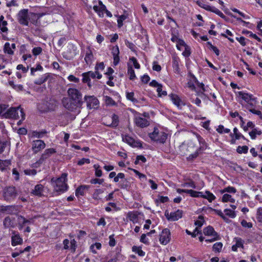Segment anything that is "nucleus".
<instances>
[{
	"mask_svg": "<svg viewBox=\"0 0 262 262\" xmlns=\"http://www.w3.org/2000/svg\"><path fill=\"white\" fill-rule=\"evenodd\" d=\"M126 96L128 100H130L133 102H137V100L134 98V92H126Z\"/></svg>",
	"mask_w": 262,
	"mask_h": 262,
	"instance_id": "nucleus-51",
	"label": "nucleus"
},
{
	"mask_svg": "<svg viewBox=\"0 0 262 262\" xmlns=\"http://www.w3.org/2000/svg\"><path fill=\"white\" fill-rule=\"evenodd\" d=\"M94 10L97 12L99 16H101V13L103 14V12L105 10V6L104 5H102L101 6H94L93 7Z\"/></svg>",
	"mask_w": 262,
	"mask_h": 262,
	"instance_id": "nucleus-41",
	"label": "nucleus"
},
{
	"mask_svg": "<svg viewBox=\"0 0 262 262\" xmlns=\"http://www.w3.org/2000/svg\"><path fill=\"white\" fill-rule=\"evenodd\" d=\"M44 187L41 184H37L32 190L31 193L33 195L41 196L43 195Z\"/></svg>",
	"mask_w": 262,
	"mask_h": 262,
	"instance_id": "nucleus-19",
	"label": "nucleus"
},
{
	"mask_svg": "<svg viewBox=\"0 0 262 262\" xmlns=\"http://www.w3.org/2000/svg\"><path fill=\"white\" fill-rule=\"evenodd\" d=\"M127 216L128 219L134 223H136L138 221V213L137 211L128 212Z\"/></svg>",
	"mask_w": 262,
	"mask_h": 262,
	"instance_id": "nucleus-23",
	"label": "nucleus"
},
{
	"mask_svg": "<svg viewBox=\"0 0 262 262\" xmlns=\"http://www.w3.org/2000/svg\"><path fill=\"white\" fill-rule=\"evenodd\" d=\"M127 74L129 76V79L132 80H134L136 78L134 70L132 66H128Z\"/></svg>",
	"mask_w": 262,
	"mask_h": 262,
	"instance_id": "nucleus-36",
	"label": "nucleus"
},
{
	"mask_svg": "<svg viewBox=\"0 0 262 262\" xmlns=\"http://www.w3.org/2000/svg\"><path fill=\"white\" fill-rule=\"evenodd\" d=\"M211 12H212L217 14L218 15H219L220 16H221L222 18L225 17L224 14L220 10H219L218 9L214 7H213L212 9Z\"/></svg>",
	"mask_w": 262,
	"mask_h": 262,
	"instance_id": "nucleus-61",
	"label": "nucleus"
},
{
	"mask_svg": "<svg viewBox=\"0 0 262 262\" xmlns=\"http://www.w3.org/2000/svg\"><path fill=\"white\" fill-rule=\"evenodd\" d=\"M84 100L86 102L89 109L97 108L99 105V100L94 96H85Z\"/></svg>",
	"mask_w": 262,
	"mask_h": 262,
	"instance_id": "nucleus-7",
	"label": "nucleus"
},
{
	"mask_svg": "<svg viewBox=\"0 0 262 262\" xmlns=\"http://www.w3.org/2000/svg\"><path fill=\"white\" fill-rule=\"evenodd\" d=\"M234 135H235V139L238 140L240 138H242L244 139H245V138L243 135H242L238 131V129L236 127L234 128L233 129Z\"/></svg>",
	"mask_w": 262,
	"mask_h": 262,
	"instance_id": "nucleus-55",
	"label": "nucleus"
},
{
	"mask_svg": "<svg viewBox=\"0 0 262 262\" xmlns=\"http://www.w3.org/2000/svg\"><path fill=\"white\" fill-rule=\"evenodd\" d=\"M42 52V48L40 47H35L32 50V53L34 55L37 56L40 54Z\"/></svg>",
	"mask_w": 262,
	"mask_h": 262,
	"instance_id": "nucleus-63",
	"label": "nucleus"
},
{
	"mask_svg": "<svg viewBox=\"0 0 262 262\" xmlns=\"http://www.w3.org/2000/svg\"><path fill=\"white\" fill-rule=\"evenodd\" d=\"M234 241L235 244L232 246L233 251H236L238 248H243L244 242L241 238L236 237L234 238Z\"/></svg>",
	"mask_w": 262,
	"mask_h": 262,
	"instance_id": "nucleus-24",
	"label": "nucleus"
},
{
	"mask_svg": "<svg viewBox=\"0 0 262 262\" xmlns=\"http://www.w3.org/2000/svg\"><path fill=\"white\" fill-rule=\"evenodd\" d=\"M103 182H104L103 179H97V178L92 179L90 181V183L93 184H101L103 183Z\"/></svg>",
	"mask_w": 262,
	"mask_h": 262,
	"instance_id": "nucleus-60",
	"label": "nucleus"
},
{
	"mask_svg": "<svg viewBox=\"0 0 262 262\" xmlns=\"http://www.w3.org/2000/svg\"><path fill=\"white\" fill-rule=\"evenodd\" d=\"M257 219L258 222L262 223V208H259L257 210Z\"/></svg>",
	"mask_w": 262,
	"mask_h": 262,
	"instance_id": "nucleus-64",
	"label": "nucleus"
},
{
	"mask_svg": "<svg viewBox=\"0 0 262 262\" xmlns=\"http://www.w3.org/2000/svg\"><path fill=\"white\" fill-rule=\"evenodd\" d=\"M103 192V190L101 189H97L95 190V191L93 193V198L94 199H98L99 195Z\"/></svg>",
	"mask_w": 262,
	"mask_h": 262,
	"instance_id": "nucleus-62",
	"label": "nucleus"
},
{
	"mask_svg": "<svg viewBox=\"0 0 262 262\" xmlns=\"http://www.w3.org/2000/svg\"><path fill=\"white\" fill-rule=\"evenodd\" d=\"M112 53L114 59V64L116 66L118 64L120 61V58L119 56V47L117 46H115L112 47Z\"/></svg>",
	"mask_w": 262,
	"mask_h": 262,
	"instance_id": "nucleus-15",
	"label": "nucleus"
},
{
	"mask_svg": "<svg viewBox=\"0 0 262 262\" xmlns=\"http://www.w3.org/2000/svg\"><path fill=\"white\" fill-rule=\"evenodd\" d=\"M8 25V23L6 20H4V17L3 15H1L0 17V29L3 32H7L8 31V28L7 26Z\"/></svg>",
	"mask_w": 262,
	"mask_h": 262,
	"instance_id": "nucleus-27",
	"label": "nucleus"
},
{
	"mask_svg": "<svg viewBox=\"0 0 262 262\" xmlns=\"http://www.w3.org/2000/svg\"><path fill=\"white\" fill-rule=\"evenodd\" d=\"M197 139L200 144L199 150L203 151L207 147V145L205 140L199 135H196Z\"/></svg>",
	"mask_w": 262,
	"mask_h": 262,
	"instance_id": "nucleus-22",
	"label": "nucleus"
},
{
	"mask_svg": "<svg viewBox=\"0 0 262 262\" xmlns=\"http://www.w3.org/2000/svg\"><path fill=\"white\" fill-rule=\"evenodd\" d=\"M56 152V150L53 148H48L46 149L43 153L40 156L38 160L39 163H42L43 162L50 157L52 154Z\"/></svg>",
	"mask_w": 262,
	"mask_h": 262,
	"instance_id": "nucleus-13",
	"label": "nucleus"
},
{
	"mask_svg": "<svg viewBox=\"0 0 262 262\" xmlns=\"http://www.w3.org/2000/svg\"><path fill=\"white\" fill-rule=\"evenodd\" d=\"M52 75L51 73H46L42 75L38 79L35 81V83L38 85H41L48 80H51Z\"/></svg>",
	"mask_w": 262,
	"mask_h": 262,
	"instance_id": "nucleus-20",
	"label": "nucleus"
},
{
	"mask_svg": "<svg viewBox=\"0 0 262 262\" xmlns=\"http://www.w3.org/2000/svg\"><path fill=\"white\" fill-rule=\"evenodd\" d=\"M127 16L125 15H121L119 16L117 19L118 26L119 28H121L123 26V21L126 19Z\"/></svg>",
	"mask_w": 262,
	"mask_h": 262,
	"instance_id": "nucleus-52",
	"label": "nucleus"
},
{
	"mask_svg": "<svg viewBox=\"0 0 262 262\" xmlns=\"http://www.w3.org/2000/svg\"><path fill=\"white\" fill-rule=\"evenodd\" d=\"M134 122L136 126L140 128L146 127L149 125V121L141 116H136Z\"/></svg>",
	"mask_w": 262,
	"mask_h": 262,
	"instance_id": "nucleus-12",
	"label": "nucleus"
},
{
	"mask_svg": "<svg viewBox=\"0 0 262 262\" xmlns=\"http://www.w3.org/2000/svg\"><path fill=\"white\" fill-rule=\"evenodd\" d=\"M29 15L28 9H24L19 11L17 15L19 23L24 26H29Z\"/></svg>",
	"mask_w": 262,
	"mask_h": 262,
	"instance_id": "nucleus-6",
	"label": "nucleus"
},
{
	"mask_svg": "<svg viewBox=\"0 0 262 262\" xmlns=\"http://www.w3.org/2000/svg\"><path fill=\"white\" fill-rule=\"evenodd\" d=\"M216 131L220 134H223L229 133L230 132V130L228 128H225L224 126L222 125H220L216 129Z\"/></svg>",
	"mask_w": 262,
	"mask_h": 262,
	"instance_id": "nucleus-50",
	"label": "nucleus"
},
{
	"mask_svg": "<svg viewBox=\"0 0 262 262\" xmlns=\"http://www.w3.org/2000/svg\"><path fill=\"white\" fill-rule=\"evenodd\" d=\"M180 58L177 56L172 57V67L175 73H180V69L179 68Z\"/></svg>",
	"mask_w": 262,
	"mask_h": 262,
	"instance_id": "nucleus-21",
	"label": "nucleus"
},
{
	"mask_svg": "<svg viewBox=\"0 0 262 262\" xmlns=\"http://www.w3.org/2000/svg\"><path fill=\"white\" fill-rule=\"evenodd\" d=\"M46 105L47 107L45 108V111H54L57 106V103L54 100H50L49 102H47Z\"/></svg>",
	"mask_w": 262,
	"mask_h": 262,
	"instance_id": "nucleus-25",
	"label": "nucleus"
},
{
	"mask_svg": "<svg viewBox=\"0 0 262 262\" xmlns=\"http://www.w3.org/2000/svg\"><path fill=\"white\" fill-rule=\"evenodd\" d=\"M46 147V144L43 141L41 140H36L33 141L32 143V149L34 153H37Z\"/></svg>",
	"mask_w": 262,
	"mask_h": 262,
	"instance_id": "nucleus-11",
	"label": "nucleus"
},
{
	"mask_svg": "<svg viewBox=\"0 0 262 262\" xmlns=\"http://www.w3.org/2000/svg\"><path fill=\"white\" fill-rule=\"evenodd\" d=\"M237 94L239 97L247 103V108H249L250 106H254L256 104V98L254 97L253 95L242 91L238 92Z\"/></svg>",
	"mask_w": 262,
	"mask_h": 262,
	"instance_id": "nucleus-5",
	"label": "nucleus"
},
{
	"mask_svg": "<svg viewBox=\"0 0 262 262\" xmlns=\"http://www.w3.org/2000/svg\"><path fill=\"white\" fill-rule=\"evenodd\" d=\"M89 186L86 185H81L78 187L76 190V195H83L84 194L85 190L88 189Z\"/></svg>",
	"mask_w": 262,
	"mask_h": 262,
	"instance_id": "nucleus-29",
	"label": "nucleus"
},
{
	"mask_svg": "<svg viewBox=\"0 0 262 262\" xmlns=\"http://www.w3.org/2000/svg\"><path fill=\"white\" fill-rule=\"evenodd\" d=\"M122 138L123 141L132 147H141L142 146V143L140 141L135 140L133 138L128 135H122Z\"/></svg>",
	"mask_w": 262,
	"mask_h": 262,
	"instance_id": "nucleus-10",
	"label": "nucleus"
},
{
	"mask_svg": "<svg viewBox=\"0 0 262 262\" xmlns=\"http://www.w3.org/2000/svg\"><path fill=\"white\" fill-rule=\"evenodd\" d=\"M37 20V15L35 13H30L29 21H30L31 23L35 24Z\"/></svg>",
	"mask_w": 262,
	"mask_h": 262,
	"instance_id": "nucleus-47",
	"label": "nucleus"
},
{
	"mask_svg": "<svg viewBox=\"0 0 262 262\" xmlns=\"http://www.w3.org/2000/svg\"><path fill=\"white\" fill-rule=\"evenodd\" d=\"M5 116L7 118L18 119L21 117V119L24 120L25 119V114L20 107H11L5 114Z\"/></svg>",
	"mask_w": 262,
	"mask_h": 262,
	"instance_id": "nucleus-4",
	"label": "nucleus"
},
{
	"mask_svg": "<svg viewBox=\"0 0 262 262\" xmlns=\"http://www.w3.org/2000/svg\"><path fill=\"white\" fill-rule=\"evenodd\" d=\"M170 99L176 105L178 108L181 109L183 106L185 105V103L180 98V97L176 94H171L170 96Z\"/></svg>",
	"mask_w": 262,
	"mask_h": 262,
	"instance_id": "nucleus-14",
	"label": "nucleus"
},
{
	"mask_svg": "<svg viewBox=\"0 0 262 262\" xmlns=\"http://www.w3.org/2000/svg\"><path fill=\"white\" fill-rule=\"evenodd\" d=\"M204 198L207 199L209 202H211L212 201L214 200L216 198L213 193H211L209 191H206L205 192Z\"/></svg>",
	"mask_w": 262,
	"mask_h": 262,
	"instance_id": "nucleus-43",
	"label": "nucleus"
},
{
	"mask_svg": "<svg viewBox=\"0 0 262 262\" xmlns=\"http://www.w3.org/2000/svg\"><path fill=\"white\" fill-rule=\"evenodd\" d=\"M4 52L5 53H7L9 55H13L14 52L13 50L10 47V44L9 42H6L4 45Z\"/></svg>",
	"mask_w": 262,
	"mask_h": 262,
	"instance_id": "nucleus-38",
	"label": "nucleus"
},
{
	"mask_svg": "<svg viewBox=\"0 0 262 262\" xmlns=\"http://www.w3.org/2000/svg\"><path fill=\"white\" fill-rule=\"evenodd\" d=\"M46 133L47 132L45 130H42L40 132L33 131L32 133V137L41 138L45 136V135Z\"/></svg>",
	"mask_w": 262,
	"mask_h": 262,
	"instance_id": "nucleus-34",
	"label": "nucleus"
},
{
	"mask_svg": "<svg viewBox=\"0 0 262 262\" xmlns=\"http://www.w3.org/2000/svg\"><path fill=\"white\" fill-rule=\"evenodd\" d=\"M203 233L204 235L211 237H217V236H220L218 233L215 231L214 228L210 226H208V227L205 228L203 229Z\"/></svg>",
	"mask_w": 262,
	"mask_h": 262,
	"instance_id": "nucleus-17",
	"label": "nucleus"
},
{
	"mask_svg": "<svg viewBox=\"0 0 262 262\" xmlns=\"http://www.w3.org/2000/svg\"><path fill=\"white\" fill-rule=\"evenodd\" d=\"M24 172L25 174L28 175V176H35L37 173L36 170H35L34 169H25V170H24Z\"/></svg>",
	"mask_w": 262,
	"mask_h": 262,
	"instance_id": "nucleus-56",
	"label": "nucleus"
},
{
	"mask_svg": "<svg viewBox=\"0 0 262 262\" xmlns=\"http://www.w3.org/2000/svg\"><path fill=\"white\" fill-rule=\"evenodd\" d=\"M93 58V55L91 51H89L86 53V55L84 58V60L86 63L89 64H91Z\"/></svg>",
	"mask_w": 262,
	"mask_h": 262,
	"instance_id": "nucleus-39",
	"label": "nucleus"
},
{
	"mask_svg": "<svg viewBox=\"0 0 262 262\" xmlns=\"http://www.w3.org/2000/svg\"><path fill=\"white\" fill-rule=\"evenodd\" d=\"M112 122L110 126L112 127H116L119 124V118L118 116L115 114H113L112 117Z\"/></svg>",
	"mask_w": 262,
	"mask_h": 262,
	"instance_id": "nucleus-45",
	"label": "nucleus"
},
{
	"mask_svg": "<svg viewBox=\"0 0 262 262\" xmlns=\"http://www.w3.org/2000/svg\"><path fill=\"white\" fill-rule=\"evenodd\" d=\"M253 106H250L248 110L252 113L258 115L260 118H262V114L260 111L256 110L252 108Z\"/></svg>",
	"mask_w": 262,
	"mask_h": 262,
	"instance_id": "nucleus-57",
	"label": "nucleus"
},
{
	"mask_svg": "<svg viewBox=\"0 0 262 262\" xmlns=\"http://www.w3.org/2000/svg\"><path fill=\"white\" fill-rule=\"evenodd\" d=\"M67 174L63 173L61 174L60 177L55 180H54L53 178L52 179V185L56 192L60 193L64 192L67 190L68 187L66 183L67 180Z\"/></svg>",
	"mask_w": 262,
	"mask_h": 262,
	"instance_id": "nucleus-2",
	"label": "nucleus"
},
{
	"mask_svg": "<svg viewBox=\"0 0 262 262\" xmlns=\"http://www.w3.org/2000/svg\"><path fill=\"white\" fill-rule=\"evenodd\" d=\"M10 165V162L9 161L0 160V170L2 171H5L6 170Z\"/></svg>",
	"mask_w": 262,
	"mask_h": 262,
	"instance_id": "nucleus-31",
	"label": "nucleus"
},
{
	"mask_svg": "<svg viewBox=\"0 0 262 262\" xmlns=\"http://www.w3.org/2000/svg\"><path fill=\"white\" fill-rule=\"evenodd\" d=\"M222 201L223 202H235V199L232 197L231 195L228 193H225L223 195Z\"/></svg>",
	"mask_w": 262,
	"mask_h": 262,
	"instance_id": "nucleus-35",
	"label": "nucleus"
},
{
	"mask_svg": "<svg viewBox=\"0 0 262 262\" xmlns=\"http://www.w3.org/2000/svg\"><path fill=\"white\" fill-rule=\"evenodd\" d=\"M189 75L190 77V79L188 82V86L191 89H195L194 83L197 82V79L191 73H189Z\"/></svg>",
	"mask_w": 262,
	"mask_h": 262,
	"instance_id": "nucleus-32",
	"label": "nucleus"
},
{
	"mask_svg": "<svg viewBox=\"0 0 262 262\" xmlns=\"http://www.w3.org/2000/svg\"><path fill=\"white\" fill-rule=\"evenodd\" d=\"M226 192L230 193H235L236 192V189L233 187L228 186L221 190V193H224Z\"/></svg>",
	"mask_w": 262,
	"mask_h": 262,
	"instance_id": "nucleus-42",
	"label": "nucleus"
},
{
	"mask_svg": "<svg viewBox=\"0 0 262 262\" xmlns=\"http://www.w3.org/2000/svg\"><path fill=\"white\" fill-rule=\"evenodd\" d=\"M248 150V147L247 146H238L236 149V151L239 154H246Z\"/></svg>",
	"mask_w": 262,
	"mask_h": 262,
	"instance_id": "nucleus-49",
	"label": "nucleus"
},
{
	"mask_svg": "<svg viewBox=\"0 0 262 262\" xmlns=\"http://www.w3.org/2000/svg\"><path fill=\"white\" fill-rule=\"evenodd\" d=\"M262 132L260 130L257 128H253V130L249 133V135L252 139L256 138V135H260Z\"/></svg>",
	"mask_w": 262,
	"mask_h": 262,
	"instance_id": "nucleus-37",
	"label": "nucleus"
},
{
	"mask_svg": "<svg viewBox=\"0 0 262 262\" xmlns=\"http://www.w3.org/2000/svg\"><path fill=\"white\" fill-rule=\"evenodd\" d=\"M157 92L158 93L159 96L167 95V92L165 91H162V85L161 84L157 89Z\"/></svg>",
	"mask_w": 262,
	"mask_h": 262,
	"instance_id": "nucleus-58",
	"label": "nucleus"
},
{
	"mask_svg": "<svg viewBox=\"0 0 262 262\" xmlns=\"http://www.w3.org/2000/svg\"><path fill=\"white\" fill-rule=\"evenodd\" d=\"M224 212L225 213L226 215L231 217V218H234L236 216V214L235 212L233 210H231L229 209H226L224 210Z\"/></svg>",
	"mask_w": 262,
	"mask_h": 262,
	"instance_id": "nucleus-54",
	"label": "nucleus"
},
{
	"mask_svg": "<svg viewBox=\"0 0 262 262\" xmlns=\"http://www.w3.org/2000/svg\"><path fill=\"white\" fill-rule=\"evenodd\" d=\"M183 211L181 210L178 209V210L169 213L167 211H166L165 215L166 219L168 221H176L182 217Z\"/></svg>",
	"mask_w": 262,
	"mask_h": 262,
	"instance_id": "nucleus-8",
	"label": "nucleus"
},
{
	"mask_svg": "<svg viewBox=\"0 0 262 262\" xmlns=\"http://www.w3.org/2000/svg\"><path fill=\"white\" fill-rule=\"evenodd\" d=\"M15 194L16 190L14 187H8L5 190L4 196L7 200L15 196Z\"/></svg>",
	"mask_w": 262,
	"mask_h": 262,
	"instance_id": "nucleus-16",
	"label": "nucleus"
},
{
	"mask_svg": "<svg viewBox=\"0 0 262 262\" xmlns=\"http://www.w3.org/2000/svg\"><path fill=\"white\" fill-rule=\"evenodd\" d=\"M132 250L140 256H143L145 255V252L141 249V248L139 247L134 246L132 247Z\"/></svg>",
	"mask_w": 262,
	"mask_h": 262,
	"instance_id": "nucleus-40",
	"label": "nucleus"
},
{
	"mask_svg": "<svg viewBox=\"0 0 262 262\" xmlns=\"http://www.w3.org/2000/svg\"><path fill=\"white\" fill-rule=\"evenodd\" d=\"M13 235L11 237V244L13 246H15L18 245H21L23 241L21 237L18 234H15L14 231L12 232Z\"/></svg>",
	"mask_w": 262,
	"mask_h": 262,
	"instance_id": "nucleus-18",
	"label": "nucleus"
},
{
	"mask_svg": "<svg viewBox=\"0 0 262 262\" xmlns=\"http://www.w3.org/2000/svg\"><path fill=\"white\" fill-rule=\"evenodd\" d=\"M68 94L69 98L62 99L63 106L69 111L79 114L83 103L82 94L76 89L70 88L68 90Z\"/></svg>",
	"mask_w": 262,
	"mask_h": 262,
	"instance_id": "nucleus-1",
	"label": "nucleus"
},
{
	"mask_svg": "<svg viewBox=\"0 0 262 262\" xmlns=\"http://www.w3.org/2000/svg\"><path fill=\"white\" fill-rule=\"evenodd\" d=\"M181 186L183 187H190L194 189L196 188L195 183L192 180H189L188 181L182 184Z\"/></svg>",
	"mask_w": 262,
	"mask_h": 262,
	"instance_id": "nucleus-33",
	"label": "nucleus"
},
{
	"mask_svg": "<svg viewBox=\"0 0 262 262\" xmlns=\"http://www.w3.org/2000/svg\"><path fill=\"white\" fill-rule=\"evenodd\" d=\"M196 4L200 7L205 9L208 11H211L213 6H209L207 4H205L203 2V0L198 1L196 2Z\"/></svg>",
	"mask_w": 262,
	"mask_h": 262,
	"instance_id": "nucleus-30",
	"label": "nucleus"
},
{
	"mask_svg": "<svg viewBox=\"0 0 262 262\" xmlns=\"http://www.w3.org/2000/svg\"><path fill=\"white\" fill-rule=\"evenodd\" d=\"M148 136L152 141L163 144L167 139V134L161 129L155 127L153 131L148 134Z\"/></svg>",
	"mask_w": 262,
	"mask_h": 262,
	"instance_id": "nucleus-3",
	"label": "nucleus"
},
{
	"mask_svg": "<svg viewBox=\"0 0 262 262\" xmlns=\"http://www.w3.org/2000/svg\"><path fill=\"white\" fill-rule=\"evenodd\" d=\"M170 240V230L165 228L164 229L160 235V242L163 245H167Z\"/></svg>",
	"mask_w": 262,
	"mask_h": 262,
	"instance_id": "nucleus-9",
	"label": "nucleus"
},
{
	"mask_svg": "<svg viewBox=\"0 0 262 262\" xmlns=\"http://www.w3.org/2000/svg\"><path fill=\"white\" fill-rule=\"evenodd\" d=\"M105 101L107 105H115L116 104L115 101L110 97L105 96Z\"/></svg>",
	"mask_w": 262,
	"mask_h": 262,
	"instance_id": "nucleus-53",
	"label": "nucleus"
},
{
	"mask_svg": "<svg viewBox=\"0 0 262 262\" xmlns=\"http://www.w3.org/2000/svg\"><path fill=\"white\" fill-rule=\"evenodd\" d=\"M184 48L185 50L182 53L183 55L185 57L189 56L191 54L190 47L187 45L184 47Z\"/></svg>",
	"mask_w": 262,
	"mask_h": 262,
	"instance_id": "nucleus-59",
	"label": "nucleus"
},
{
	"mask_svg": "<svg viewBox=\"0 0 262 262\" xmlns=\"http://www.w3.org/2000/svg\"><path fill=\"white\" fill-rule=\"evenodd\" d=\"M9 143L7 141H2L0 140V154L4 151L7 147H9Z\"/></svg>",
	"mask_w": 262,
	"mask_h": 262,
	"instance_id": "nucleus-46",
	"label": "nucleus"
},
{
	"mask_svg": "<svg viewBox=\"0 0 262 262\" xmlns=\"http://www.w3.org/2000/svg\"><path fill=\"white\" fill-rule=\"evenodd\" d=\"M19 224L20 226V228L21 229L26 224H31L33 222V219L27 220L22 216L18 217Z\"/></svg>",
	"mask_w": 262,
	"mask_h": 262,
	"instance_id": "nucleus-26",
	"label": "nucleus"
},
{
	"mask_svg": "<svg viewBox=\"0 0 262 262\" xmlns=\"http://www.w3.org/2000/svg\"><path fill=\"white\" fill-rule=\"evenodd\" d=\"M94 168L95 169V174L97 177H100L102 175V171L100 169V166L98 164H94L93 166Z\"/></svg>",
	"mask_w": 262,
	"mask_h": 262,
	"instance_id": "nucleus-44",
	"label": "nucleus"
},
{
	"mask_svg": "<svg viewBox=\"0 0 262 262\" xmlns=\"http://www.w3.org/2000/svg\"><path fill=\"white\" fill-rule=\"evenodd\" d=\"M223 247V244L221 242H217L215 243L212 247V250L215 252H220Z\"/></svg>",
	"mask_w": 262,
	"mask_h": 262,
	"instance_id": "nucleus-48",
	"label": "nucleus"
},
{
	"mask_svg": "<svg viewBox=\"0 0 262 262\" xmlns=\"http://www.w3.org/2000/svg\"><path fill=\"white\" fill-rule=\"evenodd\" d=\"M3 225L5 228H10L14 226V220L12 219L10 216L5 218L3 221Z\"/></svg>",
	"mask_w": 262,
	"mask_h": 262,
	"instance_id": "nucleus-28",
	"label": "nucleus"
}]
</instances>
